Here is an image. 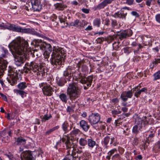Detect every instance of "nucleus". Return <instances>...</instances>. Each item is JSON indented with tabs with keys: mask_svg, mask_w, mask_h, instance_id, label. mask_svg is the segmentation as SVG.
Segmentation results:
<instances>
[{
	"mask_svg": "<svg viewBox=\"0 0 160 160\" xmlns=\"http://www.w3.org/2000/svg\"><path fill=\"white\" fill-rule=\"evenodd\" d=\"M156 64H155V63L154 61H153L151 63L150 65V68H151L152 69L154 68L155 67V66L156 65Z\"/></svg>",
	"mask_w": 160,
	"mask_h": 160,
	"instance_id": "nucleus-61",
	"label": "nucleus"
},
{
	"mask_svg": "<svg viewBox=\"0 0 160 160\" xmlns=\"http://www.w3.org/2000/svg\"><path fill=\"white\" fill-rule=\"evenodd\" d=\"M132 120L137 124H138L142 121V119L139 117L138 115L135 114L132 117Z\"/></svg>",
	"mask_w": 160,
	"mask_h": 160,
	"instance_id": "nucleus-31",
	"label": "nucleus"
},
{
	"mask_svg": "<svg viewBox=\"0 0 160 160\" xmlns=\"http://www.w3.org/2000/svg\"><path fill=\"white\" fill-rule=\"evenodd\" d=\"M79 21L78 19H76L74 21L72 22L71 23V25L74 27H77L78 23H79Z\"/></svg>",
	"mask_w": 160,
	"mask_h": 160,
	"instance_id": "nucleus-49",
	"label": "nucleus"
},
{
	"mask_svg": "<svg viewBox=\"0 0 160 160\" xmlns=\"http://www.w3.org/2000/svg\"><path fill=\"white\" fill-rule=\"evenodd\" d=\"M121 98L123 101H126L128 98H130V91L122 92L121 95Z\"/></svg>",
	"mask_w": 160,
	"mask_h": 160,
	"instance_id": "nucleus-24",
	"label": "nucleus"
},
{
	"mask_svg": "<svg viewBox=\"0 0 160 160\" xmlns=\"http://www.w3.org/2000/svg\"><path fill=\"white\" fill-rule=\"evenodd\" d=\"M140 92L147 93L148 91V89L147 88H144L140 89Z\"/></svg>",
	"mask_w": 160,
	"mask_h": 160,
	"instance_id": "nucleus-60",
	"label": "nucleus"
},
{
	"mask_svg": "<svg viewBox=\"0 0 160 160\" xmlns=\"http://www.w3.org/2000/svg\"><path fill=\"white\" fill-rule=\"evenodd\" d=\"M129 35L128 32L126 30L124 31H120L117 32V35H114L110 36L109 39L111 41L114 40L115 39L119 38L121 40L123 39L126 38L127 37H129Z\"/></svg>",
	"mask_w": 160,
	"mask_h": 160,
	"instance_id": "nucleus-12",
	"label": "nucleus"
},
{
	"mask_svg": "<svg viewBox=\"0 0 160 160\" xmlns=\"http://www.w3.org/2000/svg\"><path fill=\"white\" fill-rule=\"evenodd\" d=\"M129 128H127L126 126H124V132L126 133V135H128L130 132Z\"/></svg>",
	"mask_w": 160,
	"mask_h": 160,
	"instance_id": "nucleus-50",
	"label": "nucleus"
},
{
	"mask_svg": "<svg viewBox=\"0 0 160 160\" xmlns=\"http://www.w3.org/2000/svg\"><path fill=\"white\" fill-rule=\"evenodd\" d=\"M16 4L14 2H11L9 6V8L12 9H16L17 8V7L16 6Z\"/></svg>",
	"mask_w": 160,
	"mask_h": 160,
	"instance_id": "nucleus-47",
	"label": "nucleus"
},
{
	"mask_svg": "<svg viewBox=\"0 0 160 160\" xmlns=\"http://www.w3.org/2000/svg\"><path fill=\"white\" fill-rule=\"evenodd\" d=\"M18 145H24L26 143V140L22 137L18 138L17 140Z\"/></svg>",
	"mask_w": 160,
	"mask_h": 160,
	"instance_id": "nucleus-33",
	"label": "nucleus"
},
{
	"mask_svg": "<svg viewBox=\"0 0 160 160\" xmlns=\"http://www.w3.org/2000/svg\"><path fill=\"white\" fill-rule=\"evenodd\" d=\"M7 25H4L3 23H2L0 24V27L1 28V29H6L7 28Z\"/></svg>",
	"mask_w": 160,
	"mask_h": 160,
	"instance_id": "nucleus-55",
	"label": "nucleus"
},
{
	"mask_svg": "<svg viewBox=\"0 0 160 160\" xmlns=\"http://www.w3.org/2000/svg\"><path fill=\"white\" fill-rule=\"evenodd\" d=\"M7 29L13 32H21L24 33L31 34L43 38L44 36L41 34L36 32L34 29L29 28H22L17 25L8 23L7 25Z\"/></svg>",
	"mask_w": 160,
	"mask_h": 160,
	"instance_id": "nucleus-3",
	"label": "nucleus"
},
{
	"mask_svg": "<svg viewBox=\"0 0 160 160\" xmlns=\"http://www.w3.org/2000/svg\"><path fill=\"white\" fill-rule=\"evenodd\" d=\"M119 155L118 154H117L114 155L112 157V160H116V159L119 158Z\"/></svg>",
	"mask_w": 160,
	"mask_h": 160,
	"instance_id": "nucleus-63",
	"label": "nucleus"
},
{
	"mask_svg": "<svg viewBox=\"0 0 160 160\" xmlns=\"http://www.w3.org/2000/svg\"><path fill=\"white\" fill-rule=\"evenodd\" d=\"M58 18L59 21L61 23H63L64 24V26H62V28H64L65 27H67L68 25V23L66 22V20L67 19V17L63 15H60L58 17Z\"/></svg>",
	"mask_w": 160,
	"mask_h": 160,
	"instance_id": "nucleus-25",
	"label": "nucleus"
},
{
	"mask_svg": "<svg viewBox=\"0 0 160 160\" xmlns=\"http://www.w3.org/2000/svg\"><path fill=\"white\" fill-rule=\"evenodd\" d=\"M59 128V126H56L52 128L47 131L46 132V133H45L46 135H49L52 132L58 129Z\"/></svg>",
	"mask_w": 160,
	"mask_h": 160,
	"instance_id": "nucleus-37",
	"label": "nucleus"
},
{
	"mask_svg": "<svg viewBox=\"0 0 160 160\" xmlns=\"http://www.w3.org/2000/svg\"><path fill=\"white\" fill-rule=\"evenodd\" d=\"M52 117L51 115H50L49 116H48L47 114L45 115L43 117L42 119L44 121H47L48 120Z\"/></svg>",
	"mask_w": 160,
	"mask_h": 160,
	"instance_id": "nucleus-52",
	"label": "nucleus"
},
{
	"mask_svg": "<svg viewBox=\"0 0 160 160\" xmlns=\"http://www.w3.org/2000/svg\"><path fill=\"white\" fill-rule=\"evenodd\" d=\"M24 9L28 11H29V10H32V5L30 4V1L26 3V5L24 7Z\"/></svg>",
	"mask_w": 160,
	"mask_h": 160,
	"instance_id": "nucleus-40",
	"label": "nucleus"
},
{
	"mask_svg": "<svg viewBox=\"0 0 160 160\" xmlns=\"http://www.w3.org/2000/svg\"><path fill=\"white\" fill-rule=\"evenodd\" d=\"M122 119L119 118L116 120L114 122V125L115 127H118L122 125Z\"/></svg>",
	"mask_w": 160,
	"mask_h": 160,
	"instance_id": "nucleus-38",
	"label": "nucleus"
},
{
	"mask_svg": "<svg viewBox=\"0 0 160 160\" xmlns=\"http://www.w3.org/2000/svg\"><path fill=\"white\" fill-rule=\"evenodd\" d=\"M74 149H73V150L72 153H71V155H72V156H73V158L75 159L76 157L78 156L77 155H76L77 153L80 154L82 152H83L82 149H84V147H80L79 148L77 149L76 147Z\"/></svg>",
	"mask_w": 160,
	"mask_h": 160,
	"instance_id": "nucleus-22",
	"label": "nucleus"
},
{
	"mask_svg": "<svg viewBox=\"0 0 160 160\" xmlns=\"http://www.w3.org/2000/svg\"><path fill=\"white\" fill-rule=\"evenodd\" d=\"M131 13L133 16H134L136 18L139 17V14L136 11H132Z\"/></svg>",
	"mask_w": 160,
	"mask_h": 160,
	"instance_id": "nucleus-56",
	"label": "nucleus"
},
{
	"mask_svg": "<svg viewBox=\"0 0 160 160\" xmlns=\"http://www.w3.org/2000/svg\"><path fill=\"white\" fill-rule=\"evenodd\" d=\"M82 10L83 12L86 14H88L89 12V9L87 8H83Z\"/></svg>",
	"mask_w": 160,
	"mask_h": 160,
	"instance_id": "nucleus-59",
	"label": "nucleus"
},
{
	"mask_svg": "<svg viewBox=\"0 0 160 160\" xmlns=\"http://www.w3.org/2000/svg\"><path fill=\"white\" fill-rule=\"evenodd\" d=\"M87 145L89 148L92 149L96 145V142L92 139H88Z\"/></svg>",
	"mask_w": 160,
	"mask_h": 160,
	"instance_id": "nucleus-27",
	"label": "nucleus"
},
{
	"mask_svg": "<svg viewBox=\"0 0 160 160\" xmlns=\"http://www.w3.org/2000/svg\"><path fill=\"white\" fill-rule=\"evenodd\" d=\"M51 52L52 51H45L43 53L44 58L46 59H48L50 56Z\"/></svg>",
	"mask_w": 160,
	"mask_h": 160,
	"instance_id": "nucleus-42",
	"label": "nucleus"
},
{
	"mask_svg": "<svg viewBox=\"0 0 160 160\" xmlns=\"http://www.w3.org/2000/svg\"><path fill=\"white\" fill-rule=\"evenodd\" d=\"M132 132L135 133H137L138 132V126L137 125H135L132 129Z\"/></svg>",
	"mask_w": 160,
	"mask_h": 160,
	"instance_id": "nucleus-51",
	"label": "nucleus"
},
{
	"mask_svg": "<svg viewBox=\"0 0 160 160\" xmlns=\"http://www.w3.org/2000/svg\"><path fill=\"white\" fill-rule=\"evenodd\" d=\"M31 44L35 47H39L42 50L52 51V46L50 44L43 42L41 39H34L31 42Z\"/></svg>",
	"mask_w": 160,
	"mask_h": 160,
	"instance_id": "nucleus-10",
	"label": "nucleus"
},
{
	"mask_svg": "<svg viewBox=\"0 0 160 160\" xmlns=\"http://www.w3.org/2000/svg\"><path fill=\"white\" fill-rule=\"evenodd\" d=\"M69 125L68 122L67 121H65L62 124V128L64 132L65 133L68 132L69 131H70L71 129V127H70V129H68V128Z\"/></svg>",
	"mask_w": 160,
	"mask_h": 160,
	"instance_id": "nucleus-26",
	"label": "nucleus"
},
{
	"mask_svg": "<svg viewBox=\"0 0 160 160\" xmlns=\"http://www.w3.org/2000/svg\"><path fill=\"white\" fill-rule=\"evenodd\" d=\"M79 75H76L77 80L83 84H86L88 87H90L92 84L93 77L92 75L88 76L86 78L82 76L80 73H78Z\"/></svg>",
	"mask_w": 160,
	"mask_h": 160,
	"instance_id": "nucleus-11",
	"label": "nucleus"
},
{
	"mask_svg": "<svg viewBox=\"0 0 160 160\" xmlns=\"http://www.w3.org/2000/svg\"><path fill=\"white\" fill-rule=\"evenodd\" d=\"M132 120L137 124H138L142 121V119L139 117L138 115L135 114L132 117Z\"/></svg>",
	"mask_w": 160,
	"mask_h": 160,
	"instance_id": "nucleus-30",
	"label": "nucleus"
},
{
	"mask_svg": "<svg viewBox=\"0 0 160 160\" xmlns=\"http://www.w3.org/2000/svg\"><path fill=\"white\" fill-rule=\"evenodd\" d=\"M88 24V23L87 22L84 20H82V27H84V26L87 25Z\"/></svg>",
	"mask_w": 160,
	"mask_h": 160,
	"instance_id": "nucleus-64",
	"label": "nucleus"
},
{
	"mask_svg": "<svg viewBox=\"0 0 160 160\" xmlns=\"http://www.w3.org/2000/svg\"><path fill=\"white\" fill-rule=\"evenodd\" d=\"M83 154L85 158V160H88L91 157V154L90 153L87 151H85Z\"/></svg>",
	"mask_w": 160,
	"mask_h": 160,
	"instance_id": "nucleus-39",
	"label": "nucleus"
},
{
	"mask_svg": "<svg viewBox=\"0 0 160 160\" xmlns=\"http://www.w3.org/2000/svg\"><path fill=\"white\" fill-rule=\"evenodd\" d=\"M137 45H138V48H137L138 50H136L135 51H134L135 53H138V51H139V49H141L143 47V46H142V45H141L140 44H138L136 42H133L132 44V45L133 47H135V46H137Z\"/></svg>",
	"mask_w": 160,
	"mask_h": 160,
	"instance_id": "nucleus-36",
	"label": "nucleus"
},
{
	"mask_svg": "<svg viewBox=\"0 0 160 160\" xmlns=\"http://www.w3.org/2000/svg\"><path fill=\"white\" fill-rule=\"evenodd\" d=\"M101 116L98 113H92L88 117V120L91 125L93 126L97 124V126H93L96 129H104L105 128V123L102 121H100Z\"/></svg>",
	"mask_w": 160,
	"mask_h": 160,
	"instance_id": "nucleus-4",
	"label": "nucleus"
},
{
	"mask_svg": "<svg viewBox=\"0 0 160 160\" xmlns=\"http://www.w3.org/2000/svg\"><path fill=\"white\" fill-rule=\"evenodd\" d=\"M117 21L115 20H112L111 24L112 27H114L117 24Z\"/></svg>",
	"mask_w": 160,
	"mask_h": 160,
	"instance_id": "nucleus-62",
	"label": "nucleus"
},
{
	"mask_svg": "<svg viewBox=\"0 0 160 160\" xmlns=\"http://www.w3.org/2000/svg\"><path fill=\"white\" fill-rule=\"evenodd\" d=\"M125 8H123L119 11L114 14L113 16L115 18H125L127 14V11L124 10Z\"/></svg>",
	"mask_w": 160,
	"mask_h": 160,
	"instance_id": "nucleus-17",
	"label": "nucleus"
},
{
	"mask_svg": "<svg viewBox=\"0 0 160 160\" xmlns=\"http://www.w3.org/2000/svg\"><path fill=\"white\" fill-rule=\"evenodd\" d=\"M8 54V50L2 47L0 55V76L3 75V72L7 67L8 62L4 59L7 57Z\"/></svg>",
	"mask_w": 160,
	"mask_h": 160,
	"instance_id": "nucleus-7",
	"label": "nucleus"
},
{
	"mask_svg": "<svg viewBox=\"0 0 160 160\" xmlns=\"http://www.w3.org/2000/svg\"><path fill=\"white\" fill-rule=\"evenodd\" d=\"M155 19L157 22L160 23V14H158L155 16Z\"/></svg>",
	"mask_w": 160,
	"mask_h": 160,
	"instance_id": "nucleus-54",
	"label": "nucleus"
},
{
	"mask_svg": "<svg viewBox=\"0 0 160 160\" xmlns=\"http://www.w3.org/2000/svg\"><path fill=\"white\" fill-rule=\"evenodd\" d=\"M28 68L26 70L25 69H24L23 70H18V71L21 74L23 73L24 72H25V73H27L28 72V71H29L28 70Z\"/></svg>",
	"mask_w": 160,
	"mask_h": 160,
	"instance_id": "nucleus-57",
	"label": "nucleus"
},
{
	"mask_svg": "<svg viewBox=\"0 0 160 160\" xmlns=\"http://www.w3.org/2000/svg\"><path fill=\"white\" fill-rule=\"evenodd\" d=\"M55 8L59 11H63L64 8L67 7V6L63 3H58L54 4Z\"/></svg>",
	"mask_w": 160,
	"mask_h": 160,
	"instance_id": "nucleus-23",
	"label": "nucleus"
},
{
	"mask_svg": "<svg viewBox=\"0 0 160 160\" xmlns=\"http://www.w3.org/2000/svg\"><path fill=\"white\" fill-rule=\"evenodd\" d=\"M57 83L59 86H63L64 84V79L63 78H61L59 79H57Z\"/></svg>",
	"mask_w": 160,
	"mask_h": 160,
	"instance_id": "nucleus-35",
	"label": "nucleus"
},
{
	"mask_svg": "<svg viewBox=\"0 0 160 160\" xmlns=\"http://www.w3.org/2000/svg\"><path fill=\"white\" fill-rule=\"evenodd\" d=\"M15 92L16 94L20 95L22 98L23 97V96L25 93L24 91L20 90H16Z\"/></svg>",
	"mask_w": 160,
	"mask_h": 160,
	"instance_id": "nucleus-45",
	"label": "nucleus"
},
{
	"mask_svg": "<svg viewBox=\"0 0 160 160\" xmlns=\"http://www.w3.org/2000/svg\"><path fill=\"white\" fill-rule=\"evenodd\" d=\"M66 57V53L63 49L59 47H54L51 58H50L51 64L53 65H61L62 60Z\"/></svg>",
	"mask_w": 160,
	"mask_h": 160,
	"instance_id": "nucleus-2",
	"label": "nucleus"
},
{
	"mask_svg": "<svg viewBox=\"0 0 160 160\" xmlns=\"http://www.w3.org/2000/svg\"><path fill=\"white\" fill-rule=\"evenodd\" d=\"M138 142V139L137 138H134V139L132 142V144L134 145H137Z\"/></svg>",
	"mask_w": 160,
	"mask_h": 160,
	"instance_id": "nucleus-58",
	"label": "nucleus"
},
{
	"mask_svg": "<svg viewBox=\"0 0 160 160\" xmlns=\"http://www.w3.org/2000/svg\"><path fill=\"white\" fill-rule=\"evenodd\" d=\"M62 160H75V159L72 155L67 154L65 158Z\"/></svg>",
	"mask_w": 160,
	"mask_h": 160,
	"instance_id": "nucleus-43",
	"label": "nucleus"
},
{
	"mask_svg": "<svg viewBox=\"0 0 160 160\" xmlns=\"http://www.w3.org/2000/svg\"><path fill=\"white\" fill-rule=\"evenodd\" d=\"M28 42L18 38L9 44L10 50L14 57L15 63L18 66L22 64L26 59V57L28 52Z\"/></svg>",
	"mask_w": 160,
	"mask_h": 160,
	"instance_id": "nucleus-1",
	"label": "nucleus"
},
{
	"mask_svg": "<svg viewBox=\"0 0 160 160\" xmlns=\"http://www.w3.org/2000/svg\"><path fill=\"white\" fill-rule=\"evenodd\" d=\"M67 93L71 99H75L79 97L80 92L77 84L73 82L69 84L67 88Z\"/></svg>",
	"mask_w": 160,
	"mask_h": 160,
	"instance_id": "nucleus-6",
	"label": "nucleus"
},
{
	"mask_svg": "<svg viewBox=\"0 0 160 160\" xmlns=\"http://www.w3.org/2000/svg\"><path fill=\"white\" fill-rule=\"evenodd\" d=\"M30 3L34 12H40L42 8V5L38 0H30Z\"/></svg>",
	"mask_w": 160,
	"mask_h": 160,
	"instance_id": "nucleus-13",
	"label": "nucleus"
},
{
	"mask_svg": "<svg viewBox=\"0 0 160 160\" xmlns=\"http://www.w3.org/2000/svg\"><path fill=\"white\" fill-rule=\"evenodd\" d=\"M28 84L25 82H21L18 85V88L20 90H24L27 87Z\"/></svg>",
	"mask_w": 160,
	"mask_h": 160,
	"instance_id": "nucleus-32",
	"label": "nucleus"
},
{
	"mask_svg": "<svg viewBox=\"0 0 160 160\" xmlns=\"http://www.w3.org/2000/svg\"><path fill=\"white\" fill-rule=\"evenodd\" d=\"M119 43H117L116 42H114L113 44V48L115 50H117L119 48L118 46Z\"/></svg>",
	"mask_w": 160,
	"mask_h": 160,
	"instance_id": "nucleus-48",
	"label": "nucleus"
},
{
	"mask_svg": "<svg viewBox=\"0 0 160 160\" xmlns=\"http://www.w3.org/2000/svg\"><path fill=\"white\" fill-rule=\"evenodd\" d=\"M87 141L88 139L86 138H81L79 140V143L80 146L84 147L87 145Z\"/></svg>",
	"mask_w": 160,
	"mask_h": 160,
	"instance_id": "nucleus-28",
	"label": "nucleus"
},
{
	"mask_svg": "<svg viewBox=\"0 0 160 160\" xmlns=\"http://www.w3.org/2000/svg\"><path fill=\"white\" fill-rule=\"evenodd\" d=\"M101 24V20L99 18H96L93 22V24L94 26L99 27Z\"/></svg>",
	"mask_w": 160,
	"mask_h": 160,
	"instance_id": "nucleus-34",
	"label": "nucleus"
},
{
	"mask_svg": "<svg viewBox=\"0 0 160 160\" xmlns=\"http://www.w3.org/2000/svg\"><path fill=\"white\" fill-rule=\"evenodd\" d=\"M113 0H104L97 6L96 9H100L103 8L108 4H110Z\"/></svg>",
	"mask_w": 160,
	"mask_h": 160,
	"instance_id": "nucleus-20",
	"label": "nucleus"
},
{
	"mask_svg": "<svg viewBox=\"0 0 160 160\" xmlns=\"http://www.w3.org/2000/svg\"><path fill=\"white\" fill-rule=\"evenodd\" d=\"M154 77V80H156L160 78V71H158L153 75Z\"/></svg>",
	"mask_w": 160,
	"mask_h": 160,
	"instance_id": "nucleus-41",
	"label": "nucleus"
},
{
	"mask_svg": "<svg viewBox=\"0 0 160 160\" xmlns=\"http://www.w3.org/2000/svg\"><path fill=\"white\" fill-rule=\"evenodd\" d=\"M65 144L67 150V154L71 155V153H72L73 149L77 147V145L69 139L67 140L65 142Z\"/></svg>",
	"mask_w": 160,
	"mask_h": 160,
	"instance_id": "nucleus-14",
	"label": "nucleus"
},
{
	"mask_svg": "<svg viewBox=\"0 0 160 160\" xmlns=\"http://www.w3.org/2000/svg\"><path fill=\"white\" fill-rule=\"evenodd\" d=\"M19 71H18L16 68L9 67L8 69V76L7 79L8 82L12 85L16 84L18 79V75Z\"/></svg>",
	"mask_w": 160,
	"mask_h": 160,
	"instance_id": "nucleus-8",
	"label": "nucleus"
},
{
	"mask_svg": "<svg viewBox=\"0 0 160 160\" xmlns=\"http://www.w3.org/2000/svg\"><path fill=\"white\" fill-rule=\"evenodd\" d=\"M80 127L85 132H88L90 128V126L88 122L84 120H82L79 122Z\"/></svg>",
	"mask_w": 160,
	"mask_h": 160,
	"instance_id": "nucleus-18",
	"label": "nucleus"
},
{
	"mask_svg": "<svg viewBox=\"0 0 160 160\" xmlns=\"http://www.w3.org/2000/svg\"><path fill=\"white\" fill-rule=\"evenodd\" d=\"M80 132V130L78 129H76L75 128H74V129L72 131V133L75 135L78 134Z\"/></svg>",
	"mask_w": 160,
	"mask_h": 160,
	"instance_id": "nucleus-53",
	"label": "nucleus"
},
{
	"mask_svg": "<svg viewBox=\"0 0 160 160\" xmlns=\"http://www.w3.org/2000/svg\"><path fill=\"white\" fill-rule=\"evenodd\" d=\"M123 50L124 53L127 55H128L130 52V48L128 47H124Z\"/></svg>",
	"mask_w": 160,
	"mask_h": 160,
	"instance_id": "nucleus-44",
	"label": "nucleus"
},
{
	"mask_svg": "<svg viewBox=\"0 0 160 160\" xmlns=\"http://www.w3.org/2000/svg\"><path fill=\"white\" fill-rule=\"evenodd\" d=\"M141 87V86H137L134 88H133L131 90V98L132 96L133 93L134 94L135 96L137 98L139 97L141 93L140 91V88Z\"/></svg>",
	"mask_w": 160,
	"mask_h": 160,
	"instance_id": "nucleus-19",
	"label": "nucleus"
},
{
	"mask_svg": "<svg viewBox=\"0 0 160 160\" xmlns=\"http://www.w3.org/2000/svg\"><path fill=\"white\" fill-rule=\"evenodd\" d=\"M114 140L115 138L109 134L104 138L103 143L104 144H108V143L112 144L114 141Z\"/></svg>",
	"mask_w": 160,
	"mask_h": 160,
	"instance_id": "nucleus-16",
	"label": "nucleus"
},
{
	"mask_svg": "<svg viewBox=\"0 0 160 160\" xmlns=\"http://www.w3.org/2000/svg\"><path fill=\"white\" fill-rule=\"evenodd\" d=\"M67 70L68 72L70 74V76L71 77V76H74L76 77V79H77L76 78V76L78 75V74L79 75L78 73H80L79 71H78L79 70V68L78 69L77 71H76L74 68H71V67H68L67 69Z\"/></svg>",
	"mask_w": 160,
	"mask_h": 160,
	"instance_id": "nucleus-21",
	"label": "nucleus"
},
{
	"mask_svg": "<svg viewBox=\"0 0 160 160\" xmlns=\"http://www.w3.org/2000/svg\"><path fill=\"white\" fill-rule=\"evenodd\" d=\"M66 111L67 112H69V114H70L73 112L74 110L73 108L71 107L68 106L67 108Z\"/></svg>",
	"mask_w": 160,
	"mask_h": 160,
	"instance_id": "nucleus-46",
	"label": "nucleus"
},
{
	"mask_svg": "<svg viewBox=\"0 0 160 160\" xmlns=\"http://www.w3.org/2000/svg\"><path fill=\"white\" fill-rule=\"evenodd\" d=\"M51 80H48L47 82L39 84V86L42 88L43 94L47 96H51L54 92L53 89L50 86Z\"/></svg>",
	"mask_w": 160,
	"mask_h": 160,
	"instance_id": "nucleus-9",
	"label": "nucleus"
},
{
	"mask_svg": "<svg viewBox=\"0 0 160 160\" xmlns=\"http://www.w3.org/2000/svg\"><path fill=\"white\" fill-rule=\"evenodd\" d=\"M21 157V160H34L31 153L28 151L22 153Z\"/></svg>",
	"mask_w": 160,
	"mask_h": 160,
	"instance_id": "nucleus-15",
	"label": "nucleus"
},
{
	"mask_svg": "<svg viewBox=\"0 0 160 160\" xmlns=\"http://www.w3.org/2000/svg\"><path fill=\"white\" fill-rule=\"evenodd\" d=\"M26 65L28 67L29 70H32L34 72L36 73L37 75H40V73L42 74L45 73L44 63H40L39 68L38 64L37 62V61H34L31 62L30 63H27Z\"/></svg>",
	"mask_w": 160,
	"mask_h": 160,
	"instance_id": "nucleus-5",
	"label": "nucleus"
},
{
	"mask_svg": "<svg viewBox=\"0 0 160 160\" xmlns=\"http://www.w3.org/2000/svg\"><path fill=\"white\" fill-rule=\"evenodd\" d=\"M59 98L62 102L65 103L67 102L68 99V98L65 93H62L59 95Z\"/></svg>",
	"mask_w": 160,
	"mask_h": 160,
	"instance_id": "nucleus-29",
	"label": "nucleus"
}]
</instances>
